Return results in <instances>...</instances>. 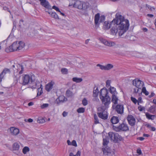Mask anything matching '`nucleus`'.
I'll return each mask as SVG.
<instances>
[{"label": "nucleus", "mask_w": 156, "mask_h": 156, "mask_svg": "<svg viewBox=\"0 0 156 156\" xmlns=\"http://www.w3.org/2000/svg\"><path fill=\"white\" fill-rule=\"evenodd\" d=\"M129 24V20L125 19L124 17L117 13L115 15V18L111 22H104L103 29L105 30H108L111 27V33L112 35H115L118 32L119 36H121L128 29Z\"/></svg>", "instance_id": "obj_1"}, {"label": "nucleus", "mask_w": 156, "mask_h": 156, "mask_svg": "<svg viewBox=\"0 0 156 156\" xmlns=\"http://www.w3.org/2000/svg\"><path fill=\"white\" fill-rule=\"evenodd\" d=\"M108 91L106 89H102L100 91V98L102 105H104V108L105 109L109 107L111 103V98L108 95Z\"/></svg>", "instance_id": "obj_2"}, {"label": "nucleus", "mask_w": 156, "mask_h": 156, "mask_svg": "<svg viewBox=\"0 0 156 156\" xmlns=\"http://www.w3.org/2000/svg\"><path fill=\"white\" fill-rule=\"evenodd\" d=\"M22 80V84L23 85H25L29 83L30 84H32L30 85L32 88H35L37 84L35 81V76L34 75L29 76L28 75H25L23 76Z\"/></svg>", "instance_id": "obj_3"}, {"label": "nucleus", "mask_w": 156, "mask_h": 156, "mask_svg": "<svg viewBox=\"0 0 156 156\" xmlns=\"http://www.w3.org/2000/svg\"><path fill=\"white\" fill-rule=\"evenodd\" d=\"M105 108L103 106L99 107L98 109V112L97 114L98 116L100 118L104 119H107L108 118L107 112L105 111Z\"/></svg>", "instance_id": "obj_4"}, {"label": "nucleus", "mask_w": 156, "mask_h": 156, "mask_svg": "<svg viewBox=\"0 0 156 156\" xmlns=\"http://www.w3.org/2000/svg\"><path fill=\"white\" fill-rule=\"evenodd\" d=\"M113 129L116 132L126 131L129 130V128L128 125L124 123L120 124L119 126H114Z\"/></svg>", "instance_id": "obj_5"}, {"label": "nucleus", "mask_w": 156, "mask_h": 156, "mask_svg": "<svg viewBox=\"0 0 156 156\" xmlns=\"http://www.w3.org/2000/svg\"><path fill=\"white\" fill-rule=\"evenodd\" d=\"M105 19V16L104 15H102L100 16V14L99 13L96 14L94 16V23L95 27H98L100 23H102L104 22Z\"/></svg>", "instance_id": "obj_6"}, {"label": "nucleus", "mask_w": 156, "mask_h": 156, "mask_svg": "<svg viewBox=\"0 0 156 156\" xmlns=\"http://www.w3.org/2000/svg\"><path fill=\"white\" fill-rule=\"evenodd\" d=\"M87 3L80 1H77L74 4L73 7L78 9H85L88 7Z\"/></svg>", "instance_id": "obj_7"}, {"label": "nucleus", "mask_w": 156, "mask_h": 156, "mask_svg": "<svg viewBox=\"0 0 156 156\" xmlns=\"http://www.w3.org/2000/svg\"><path fill=\"white\" fill-rule=\"evenodd\" d=\"M133 84L136 88L141 89L144 86V83L142 81L137 79H135L132 81Z\"/></svg>", "instance_id": "obj_8"}, {"label": "nucleus", "mask_w": 156, "mask_h": 156, "mask_svg": "<svg viewBox=\"0 0 156 156\" xmlns=\"http://www.w3.org/2000/svg\"><path fill=\"white\" fill-rule=\"evenodd\" d=\"M17 43L18 41H17L13 42L11 45L9 46V48L5 49V51L7 52H9L18 50Z\"/></svg>", "instance_id": "obj_9"}, {"label": "nucleus", "mask_w": 156, "mask_h": 156, "mask_svg": "<svg viewBox=\"0 0 156 156\" xmlns=\"http://www.w3.org/2000/svg\"><path fill=\"white\" fill-rule=\"evenodd\" d=\"M99 40L103 44L106 45L109 47L114 46L115 45V43L113 41H108L102 38L101 37L99 38Z\"/></svg>", "instance_id": "obj_10"}, {"label": "nucleus", "mask_w": 156, "mask_h": 156, "mask_svg": "<svg viewBox=\"0 0 156 156\" xmlns=\"http://www.w3.org/2000/svg\"><path fill=\"white\" fill-rule=\"evenodd\" d=\"M20 143L17 142L14 143L12 145V148L13 151H17V154L19 155L20 153L21 149Z\"/></svg>", "instance_id": "obj_11"}, {"label": "nucleus", "mask_w": 156, "mask_h": 156, "mask_svg": "<svg viewBox=\"0 0 156 156\" xmlns=\"http://www.w3.org/2000/svg\"><path fill=\"white\" fill-rule=\"evenodd\" d=\"M127 119L128 123L131 126H134L135 125L136 120L134 117L131 115H128L127 117Z\"/></svg>", "instance_id": "obj_12"}, {"label": "nucleus", "mask_w": 156, "mask_h": 156, "mask_svg": "<svg viewBox=\"0 0 156 156\" xmlns=\"http://www.w3.org/2000/svg\"><path fill=\"white\" fill-rule=\"evenodd\" d=\"M40 2V4L43 6L46 9L45 11L49 13V3L46 0H39Z\"/></svg>", "instance_id": "obj_13"}, {"label": "nucleus", "mask_w": 156, "mask_h": 156, "mask_svg": "<svg viewBox=\"0 0 156 156\" xmlns=\"http://www.w3.org/2000/svg\"><path fill=\"white\" fill-rule=\"evenodd\" d=\"M102 151L103 154L105 155H107L108 156H110L111 154H113L111 153V150L110 148L108 146H106L105 147L102 148Z\"/></svg>", "instance_id": "obj_14"}, {"label": "nucleus", "mask_w": 156, "mask_h": 156, "mask_svg": "<svg viewBox=\"0 0 156 156\" xmlns=\"http://www.w3.org/2000/svg\"><path fill=\"white\" fill-rule=\"evenodd\" d=\"M67 101V99L64 96H60L55 100V103L58 104L62 103Z\"/></svg>", "instance_id": "obj_15"}, {"label": "nucleus", "mask_w": 156, "mask_h": 156, "mask_svg": "<svg viewBox=\"0 0 156 156\" xmlns=\"http://www.w3.org/2000/svg\"><path fill=\"white\" fill-rule=\"evenodd\" d=\"M115 110L118 113L122 114L124 112L123 105H117L115 107Z\"/></svg>", "instance_id": "obj_16"}, {"label": "nucleus", "mask_w": 156, "mask_h": 156, "mask_svg": "<svg viewBox=\"0 0 156 156\" xmlns=\"http://www.w3.org/2000/svg\"><path fill=\"white\" fill-rule=\"evenodd\" d=\"M11 135L14 136L17 135L19 133V129L15 127H11L9 129Z\"/></svg>", "instance_id": "obj_17"}, {"label": "nucleus", "mask_w": 156, "mask_h": 156, "mask_svg": "<svg viewBox=\"0 0 156 156\" xmlns=\"http://www.w3.org/2000/svg\"><path fill=\"white\" fill-rule=\"evenodd\" d=\"M17 69L16 72H18L19 74H21L23 73V71L24 68L23 66L20 64H18L16 66Z\"/></svg>", "instance_id": "obj_18"}, {"label": "nucleus", "mask_w": 156, "mask_h": 156, "mask_svg": "<svg viewBox=\"0 0 156 156\" xmlns=\"http://www.w3.org/2000/svg\"><path fill=\"white\" fill-rule=\"evenodd\" d=\"M103 145L105 147L109 143V139L107 136L104 135L103 136Z\"/></svg>", "instance_id": "obj_19"}, {"label": "nucleus", "mask_w": 156, "mask_h": 156, "mask_svg": "<svg viewBox=\"0 0 156 156\" xmlns=\"http://www.w3.org/2000/svg\"><path fill=\"white\" fill-rule=\"evenodd\" d=\"M108 135L111 140L115 142V133H114L112 132H110L108 133Z\"/></svg>", "instance_id": "obj_20"}, {"label": "nucleus", "mask_w": 156, "mask_h": 156, "mask_svg": "<svg viewBox=\"0 0 156 156\" xmlns=\"http://www.w3.org/2000/svg\"><path fill=\"white\" fill-rule=\"evenodd\" d=\"M111 122L113 124H115L119 122L118 117L116 116L112 117L110 120Z\"/></svg>", "instance_id": "obj_21"}, {"label": "nucleus", "mask_w": 156, "mask_h": 156, "mask_svg": "<svg viewBox=\"0 0 156 156\" xmlns=\"http://www.w3.org/2000/svg\"><path fill=\"white\" fill-rule=\"evenodd\" d=\"M18 41L17 44L18 46V50H21L24 47L25 44L21 41Z\"/></svg>", "instance_id": "obj_22"}, {"label": "nucleus", "mask_w": 156, "mask_h": 156, "mask_svg": "<svg viewBox=\"0 0 156 156\" xmlns=\"http://www.w3.org/2000/svg\"><path fill=\"white\" fill-rule=\"evenodd\" d=\"M112 101L115 104H116L118 103V100L117 97L115 95L113 94L112 95Z\"/></svg>", "instance_id": "obj_23"}, {"label": "nucleus", "mask_w": 156, "mask_h": 156, "mask_svg": "<svg viewBox=\"0 0 156 156\" xmlns=\"http://www.w3.org/2000/svg\"><path fill=\"white\" fill-rule=\"evenodd\" d=\"M10 73V69L7 68H5L4 69L2 73H1L2 75H4V76L5 74L7 73Z\"/></svg>", "instance_id": "obj_24"}, {"label": "nucleus", "mask_w": 156, "mask_h": 156, "mask_svg": "<svg viewBox=\"0 0 156 156\" xmlns=\"http://www.w3.org/2000/svg\"><path fill=\"white\" fill-rule=\"evenodd\" d=\"M110 92L111 93L112 95H115L117 94L115 88L114 87H111L110 88Z\"/></svg>", "instance_id": "obj_25"}, {"label": "nucleus", "mask_w": 156, "mask_h": 156, "mask_svg": "<svg viewBox=\"0 0 156 156\" xmlns=\"http://www.w3.org/2000/svg\"><path fill=\"white\" fill-rule=\"evenodd\" d=\"M73 95V92L69 90H67L66 93V95L68 97H71Z\"/></svg>", "instance_id": "obj_26"}, {"label": "nucleus", "mask_w": 156, "mask_h": 156, "mask_svg": "<svg viewBox=\"0 0 156 156\" xmlns=\"http://www.w3.org/2000/svg\"><path fill=\"white\" fill-rule=\"evenodd\" d=\"M146 117L149 119L154 120V119L155 115H151L149 113H147L146 114Z\"/></svg>", "instance_id": "obj_27"}, {"label": "nucleus", "mask_w": 156, "mask_h": 156, "mask_svg": "<svg viewBox=\"0 0 156 156\" xmlns=\"http://www.w3.org/2000/svg\"><path fill=\"white\" fill-rule=\"evenodd\" d=\"M73 81L76 82L77 83H79L82 82L83 80L81 78H78L77 77H73L72 79Z\"/></svg>", "instance_id": "obj_28"}, {"label": "nucleus", "mask_w": 156, "mask_h": 156, "mask_svg": "<svg viewBox=\"0 0 156 156\" xmlns=\"http://www.w3.org/2000/svg\"><path fill=\"white\" fill-rule=\"evenodd\" d=\"M116 137H115V142L118 141H121L122 140V137L118 133H115Z\"/></svg>", "instance_id": "obj_29"}, {"label": "nucleus", "mask_w": 156, "mask_h": 156, "mask_svg": "<svg viewBox=\"0 0 156 156\" xmlns=\"http://www.w3.org/2000/svg\"><path fill=\"white\" fill-rule=\"evenodd\" d=\"M156 106L154 105H153L151 106L149 108V111L151 113H153L155 111Z\"/></svg>", "instance_id": "obj_30"}, {"label": "nucleus", "mask_w": 156, "mask_h": 156, "mask_svg": "<svg viewBox=\"0 0 156 156\" xmlns=\"http://www.w3.org/2000/svg\"><path fill=\"white\" fill-rule=\"evenodd\" d=\"M106 70H108L113 67V66L111 64H108L105 65Z\"/></svg>", "instance_id": "obj_31"}, {"label": "nucleus", "mask_w": 156, "mask_h": 156, "mask_svg": "<svg viewBox=\"0 0 156 156\" xmlns=\"http://www.w3.org/2000/svg\"><path fill=\"white\" fill-rule=\"evenodd\" d=\"M142 88V91L140 92L141 94V93L142 92L146 95L147 96L149 94V92L146 90V87L144 86Z\"/></svg>", "instance_id": "obj_32"}, {"label": "nucleus", "mask_w": 156, "mask_h": 156, "mask_svg": "<svg viewBox=\"0 0 156 156\" xmlns=\"http://www.w3.org/2000/svg\"><path fill=\"white\" fill-rule=\"evenodd\" d=\"M99 93V90L98 88L97 87L95 90H94L93 92V95L94 97H96L98 95Z\"/></svg>", "instance_id": "obj_33"}, {"label": "nucleus", "mask_w": 156, "mask_h": 156, "mask_svg": "<svg viewBox=\"0 0 156 156\" xmlns=\"http://www.w3.org/2000/svg\"><path fill=\"white\" fill-rule=\"evenodd\" d=\"M30 151L29 148L27 146L25 147L23 149V152L24 154H26Z\"/></svg>", "instance_id": "obj_34"}, {"label": "nucleus", "mask_w": 156, "mask_h": 156, "mask_svg": "<svg viewBox=\"0 0 156 156\" xmlns=\"http://www.w3.org/2000/svg\"><path fill=\"white\" fill-rule=\"evenodd\" d=\"M51 16L52 17L54 18L55 19H59L58 15L55 12H52L51 14Z\"/></svg>", "instance_id": "obj_35"}, {"label": "nucleus", "mask_w": 156, "mask_h": 156, "mask_svg": "<svg viewBox=\"0 0 156 156\" xmlns=\"http://www.w3.org/2000/svg\"><path fill=\"white\" fill-rule=\"evenodd\" d=\"M61 72L63 74H67L68 73V70L66 68H62L61 69Z\"/></svg>", "instance_id": "obj_36"}, {"label": "nucleus", "mask_w": 156, "mask_h": 156, "mask_svg": "<svg viewBox=\"0 0 156 156\" xmlns=\"http://www.w3.org/2000/svg\"><path fill=\"white\" fill-rule=\"evenodd\" d=\"M94 123L95 124L99 123V122L98 119V117L96 114H94Z\"/></svg>", "instance_id": "obj_37"}, {"label": "nucleus", "mask_w": 156, "mask_h": 156, "mask_svg": "<svg viewBox=\"0 0 156 156\" xmlns=\"http://www.w3.org/2000/svg\"><path fill=\"white\" fill-rule=\"evenodd\" d=\"M81 152L80 151H78L76 154L74 155L72 153H70L69 154V156H80Z\"/></svg>", "instance_id": "obj_38"}, {"label": "nucleus", "mask_w": 156, "mask_h": 156, "mask_svg": "<svg viewBox=\"0 0 156 156\" xmlns=\"http://www.w3.org/2000/svg\"><path fill=\"white\" fill-rule=\"evenodd\" d=\"M140 90L141 89L137 88H134L133 89L134 93L135 94H139L140 93Z\"/></svg>", "instance_id": "obj_39"}, {"label": "nucleus", "mask_w": 156, "mask_h": 156, "mask_svg": "<svg viewBox=\"0 0 156 156\" xmlns=\"http://www.w3.org/2000/svg\"><path fill=\"white\" fill-rule=\"evenodd\" d=\"M97 66L99 67L100 69L101 70H106L105 66H103L100 64L97 65Z\"/></svg>", "instance_id": "obj_40"}, {"label": "nucleus", "mask_w": 156, "mask_h": 156, "mask_svg": "<svg viewBox=\"0 0 156 156\" xmlns=\"http://www.w3.org/2000/svg\"><path fill=\"white\" fill-rule=\"evenodd\" d=\"M77 111L79 113H83L85 111V109L83 108H80L77 109Z\"/></svg>", "instance_id": "obj_41"}, {"label": "nucleus", "mask_w": 156, "mask_h": 156, "mask_svg": "<svg viewBox=\"0 0 156 156\" xmlns=\"http://www.w3.org/2000/svg\"><path fill=\"white\" fill-rule=\"evenodd\" d=\"M82 104L84 106H86L88 104V102L86 98H84L82 101Z\"/></svg>", "instance_id": "obj_42"}, {"label": "nucleus", "mask_w": 156, "mask_h": 156, "mask_svg": "<svg viewBox=\"0 0 156 156\" xmlns=\"http://www.w3.org/2000/svg\"><path fill=\"white\" fill-rule=\"evenodd\" d=\"M49 106V104H43L41 106V109L45 108Z\"/></svg>", "instance_id": "obj_43"}, {"label": "nucleus", "mask_w": 156, "mask_h": 156, "mask_svg": "<svg viewBox=\"0 0 156 156\" xmlns=\"http://www.w3.org/2000/svg\"><path fill=\"white\" fill-rule=\"evenodd\" d=\"M55 84V83L53 81H51L49 82V91L52 89L53 86Z\"/></svg>", "instance_id": "obj_44"}, {"label": "nucleus", "mask_w": 156, "mask_h": 156, "mask_svg": "<svg viewBox=\"0 0 156 156\" xmlns=\"http://www.w3.org/2000/svg\"><path fill=\"white\" fill-rule=\"evenodd\" d=\"M131 100L135 104H136L138 102L137 100L133 97H131Z\"/></svg>", "instance_id": "obj_45"}, {"label": "nucleus", "mask_w": 156, "mask_h": 156, "mask_svg": "<svg viewBox=\"0 0 156 156\" xmlns=\"http://www.w3.org/2000/svg\"><path fill=\"white\" fill-rule=\"evenodd\" d=\"M42 89L40 88H38V92L37 94V96H39L41 95L42 93V91L41 90Z\"/></svg>", "instance_id": "obj_46"}, {"label": "nucleus", "mask_w": 156, "mask_h": 156, "mask_svg": "<svg viewBox=\"0 0 156 156\" xmlns=\"http://www.w3.org/2000/svg\"><path fill=\"white\" fill-rule=\"evenodd\" d=\"M71 145L75 147H76L77 146V144L75 140H73L71 142Z\"/></svg>", "instance_id": "obj_47"}, {"label": "nucleus", "mask_w": 156, "mask_h": 156, "mask_svg": "<svg viewBox=\"0 0 156 156\" xmlns=\"http://www.w3.org/2000/svg\"><path fill=\"white\" fill-rule=\"evenodd\" d=\"M138 109L140 111H142L144 110L145 108L144 107H142L140 105L138 107Z\"/></svg>", "instance_id": "obj_48"}, {"label": "nucleus", "mask_w": 156, "mask_h": 156, "mask_svg": "<svg viewBox=\"0 0 156 156\" xmlns=\"http://www.w3.org/2000/svg\"><path fill=\"white\" fill-rule=\"evenodd\" d=\"M52 8L53 9H55L57 11H58L59 12H60V10H59V9L57 6L54 5V6H53Z\"/></svg>", "instance_id": "obj_49"}, {"label": "nucleus", "mask_w": 156, "mask_h": 156, "mask_svg": "<svg viewBox=\"0 0 156 156\" xmlns=\"http://www.w3.org/2000/svg\"><path fill=\"white\" fill-rule=\"evenodd\" d=\"M37 122L38 123H42L44 122L45 120L43 119H38Z\"/></svg>", "instance_id": "obj_50"}, {"label": "nucleus", "mask_w": 156, "mask_h": 156, "mask_svg": "<svg viewBox=\"0 0 156 156\" xmlns=\"http://www.w3.org/2000/svg\"><path fill=\"white\" fill-rule=\"evenodd\" d=\"M138 102L137 104L138 105H139V103H142V98L141 97H139L138 99Z\"/></svg>", "instance_id": "obj_51"}, {"label": "nucleus", "mask_w": 156, "mask_h": 156, "mask_svg": "<svg viewBox=\"0 0 156 156\" xmlns=\"http://www.w3.org/2000/svg\"><path fill=\"white\" fill-rule=\"evenodd\" d=\"M111 83V81L109 80H108L106 82V85L107 87L110 86Z\"/></svg>", "instance_id": "obj_52"}, {"label": "nucleus", "mask_w": 156, "mask_h": 156, "mask_svg": "<svg viewBox=\"0 0 156 156\" xmlns=\"http://www.w3.org/2000/svg\"><path fill=\"white\" fill-rule=\"evenodd\" d=\"M25 121L26 122H33V119L31 118H30L28 119H25Z\"/></svg>", "instance_id": "obj_53"}, {"label": "nucleus", "mask_w": 156, "mask_h": 156, "mask_svg": "<svg viewBox=\"0 0 156 156\" xmlns=\"http://www.w3.org/2000/svg\"><path fill=\"white\" fill-rule=\"evenodd\" d=\"M3 10H7L8 12H9L10 13H11V12L9 10V9L6 6H4L3 7Z\"/></svg>", "instance_id": "obj_54"}, {"label": "nucleus", "mask_w": 156, "mask_h": 156, "mask_svg": "<svg viewBox=\"0 0 156 156\" xmlns=\"http://www.w3.org/2000/svg\"><path fill=\"white\" fill-rule=\"evenodd\" d=\"M137 153L139 154H140L142 153L141 151L140 148H138L137 150Z\"/></svg>", "instance_id": "obj_55"}, {"label": "nucleus", "mask_w": 156, "mask_h": 156, "mask_svg": "<svg viewBox=\"0 0 156 156\" xmlns=\"http://www.w3.org/2000/svg\"><path fill=\"white\" fill-rule=\"evenodd\" d=\"M155 95V94L153 92H152L151 94L148 96L149 98H151Z\"/></svg>", "instance_id": "obj_56"}, {"label": "nucleus", "mask_w": 156, "mask_h": 156, "mask_svg": "<svg viewBox=\"0 0 156 156\" xmlns=\"http://www.w3.org/2000/svg\"><path fill=\"white\" fill-rule=\"evenodd\" d=\"M45 89H46V90L48 92L49 91V83H48L46 85V87H45Z\"/></svg>", "instance_id": "obj_57"}, {"label": "nucleus", "mask_w": 156, "mask_h": 156, "mask_svg": "<svg viewBox=\"0 0 156 156\" xmlns=\"http://www.w3.org/2000/svg\"><path fill=\"white\" fill-rule=\"evenodd\" d=\"M151 131H154L156 130V128L152 126L150 129Z\"/></svg>", "instance_id": "obj_58"}, {"label": "nucleus", "mask_w": 156, "mask_h": 156, "mask_svg": "<svg viewBox=\"0 0 156 156\" xmlns=\"http://www.w3.org/2000/svg\"><path fill=\"white\" fill-rule=\"evenodd\" d=\"M146 126H147V127L150 129L151 128V127H152L151 125L149 124H147L146 125Z\"/></svg>", "instance_id": "obj_59"}, {"label": "nucleus", "mask_w": 156, "mask_h": 156, "mask_svg": "<svg viewBox=\"0 0 156 156\" xmlns=\"http://www.w3.org/2000/svg\"><path fill=\"white\" fill-rule=\"evenodd\" d=\"M67 112H63L62 113V115L63 117H66L67 116Z\"/></svg>", "instance_id": "obj_60"}, {"label": "nucleus", "mask_w": 156, "mask_h": 156, "mask_svg": "<svg viewBox=\"0 0 156 156\" xmlns=\"http://www.w3.org/2000/svg\"><path fill=\"white\" fill-rule=\"evenodd\" d=\"M4 77V75H2L1 73L0 74V82H1L2 79H3Z\"/></svg>", "instance_id": "obj_61"}, {"label": "nucleus", "mask_w": 156, "mask_h": 156, "mask_svg": "<svg viewBox=\"0 0 156 156\" xmlns=\"http://www.w3.org/2000/svg\"><path fill=\"white\" fill-rule=\"evenodd\" d=\"M147 16L150 18H152L154 16V15L151 14H147Z\"/></svg>", "instance_id": "obj_62"}, {"label": "nucleus", "mask_w": 156, "mask_h": 156, "mask_svg": "<svg viewBox=\"0 0 156 156\" xmlns=\"http://www.w3.org/2000/svg\"><path fill=\"white\" fill-rule=\"evenodd\" d=\"M67 142L68 145H71V142L69 140H68Z\"/></svg>", "instance_id": "obj_63"}, {"label": "nucleus", "mask_w": 156, "mask_h": 156, "mask_svg": "<svg viewBox=\"0 0 156 156\" xmlns=\"http://www.w3.org/2000/svg\"><path fill=\"white\" fill-rule=\"evenodd\" d=\"M33 105H34V103L33 102H30L28 104V105L29 106H32Z\"/></svg>", "instance_id": "obj_64"}]
</instances>
